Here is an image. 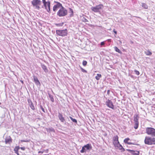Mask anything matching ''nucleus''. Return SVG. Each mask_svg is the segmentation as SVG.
<instances>
[{
    "instance_id": "f257e3e1",
    "label": "nucleus",
    "mask_w": 155,
    "mask_h": 155,
    "mask_svg": "<svg viewBox=\"0 0 155 155\" xmlns=\"http://www.w3.org/2000/svg\"><path fill=\"white\" fill-rule=\"evenodd\" d=\"M68 14V11L64 7L60 8L57 12V15L59 17H63Z\"/></svg>"
},
{
    "instance_id": "f03ea898",
    "label": "nucleus",
    "mask_w": 155,
    "mask_h": 155,
    "mask_svg": "<svg viewBox=\"0 0 155 155\" xmlns=\"http://www.w3.org/2000/svg\"><path fill=\"white\" fill-rule=\"evenodd\" d=\"M146 133L148 135L153 137H155V129L151 127H146L145 129Z\"/></svg>"
},
{
    "instance_id": "7ed1b4c3",
    "label": "nucleus",
    "mask_w": 155,
    "mask_h": 155,
    "mask_svg": "<svg viewBox=\"0 0 155 155\" xmlns=\"http://www.w3.org/2000/svg\"><path fill=\"white\" fill-rule=\"evenodd\" d=\"M43 7L48 13H50L51 2L50 1H46V0H42Z\"/></svg>"
},
{
    "instance_id": "20e7f679",
    "label": "nucleus",
    "mask_w": 155,
    "mask_h": 155,
    "mask_svg": "<svg viewBox=\"0 0 155 155\" xmlns=\"http://www.w3.org/2000/svg\"><path fill=\"white\" fill-rule=\"evenodd\" d=\"M104 8V6L102 4H99L95 7H91V10L95 12H100Z\"/></svg>"
},
{
    "instance_id": "39448f33",
    "label": "nucleus",
    "mask_w": 155,
    "mask_h": 155,
    "mask_svg": "<svg viewBox=\"0 0 155 155\" xmlns=\"http://www.w3.org/2000/svg\"><path fill=\"white\" fill-rule=\"evenodd\" d=\"M31 3L33 7L39 10L40 9V5L41 4V2L39 0H32L31 2Z\"/></svg>"
},
{
    "instance_id": "423d86ee",
    "label": "nucleus",
    "mask_w": 155,
    "mask_h": 155,
    "mask_svg": "<svg viewBox=\"0 0 155 155\" xmlns=\"http://www.w3.org/2000/svg\"><path fill=\"white\" fill-rule=\"evenodd\" d=\"M92 147L91 144L88 143L84 145L82 147V149L80 150V152L82 153H86V151H89L92 149Z\"/></svg>"
},
{
    "instance_id": "0eeeda50",
    "label": "nucleus",
    "mask_w": 155,
    "mask_h": 155,
    "mask_svg": "<svg viewBox=\"0 0 155 155\" xmlns=\"http://www.w3.org/2000/svg\"><path fill=\"white\" fill-rule=\"evenodd\" d=\"M56 33L58 35L64 37L67 35L68 31L67 29L62 30H56Z\"/></svg>"
},
{
    "instance_id": "6e6552de",
    "label": "nucleus",
    "mask_w": 155,
    "mask_h": 155,
    "mask_svg": "<svg viewBox=\"0 0 155 155\" xmlns=\"http://www.w3.org/2000/svg\"><path fill=\"white\" fill-rule=\"evenodd\" d=\"M54 3L56 4L53 7V10L54 12H56L57 11L58 8L60 9V8H61L62 7H63L62 4L58 2L54 1Z\"/></svg>"
},
{
    "instance_id": "1a4fd4ad",
    "label": "nucleus",
    "mask_w": 155,
    "mask_h": 155,
    "mask_svg": "<svg viewBox=\"0 0 155 155\" xmlns=\"http://www.w3.org/2000/svg\"><path fill=\"white\" fill-rule=\"evenodd\" d=\"M106 104L109 107L114 109V107L112 102L110 100L108 99L105 102Z\"/></svg>"
},
{
    "instance_id": "9d476101",
    "label": "nucleus",
    "mask_w": 155,
    "mask_h": 155,
    "mask_svg": "<svg viewBox=\"0 0 155 155\" xmlns=\"http://www.w3.org/2000/svg\"><path fill=\"white\" fill-rule=\"evenodd\" d=\"M144 143L146 144L151 145V137H146L144 140Z\"/></svg>"
},
{
    "instance_id": "9b49d317",
    "label": "nucleus",
    "mask_w": 155,
    "mask_h": 155,
    "mask_svg": "<svg viewBox=\"0 0 155 155\" xmlns=\"http://www.w3.org/2000/svg\"><path fill=\"white\" fill-rule=\"evenodd\" d=\"M33 77L34 82H35L36 85L37 86H40L41 85V84L37 77L35 75H34L33 76Z\"/></svg>"
},
{
    "instance_id": "f8f14e48",
    "label": "nucleus",
    "mask_w": 155,
    "mask_h": 155,
    "mask_svg": "<svg viewBox=\"0 0 155 155\" xmlns=\"http://www.w3.org/2000/svg\"><path fill=\"white\" fill-rule=\"evenodd\" d=\"M58 117L59 119L60 120L61 122L62 123H64L65 122V120L64 119V118L63 117L62 115L60 113H58Z\"/></svg>"
},
{
    "instance_id": "ddd939ff",
    "label": "nucleus",
    "mask_w": 155,
    "mask_h": 155,
    "mask_svg": "<svg viewBox=\"0 0 155 155\" xmlns=\"http://www.w3.org/2000/svg\"><path fill=\"white\" fill-rule=\"evenodd\" d=\"M41 66L43 69L45 73H47L48 72V70L46 66L44 64H41Z\"/></svg>"
},
{
    "instance_id": "4468645a",
    "label": "nucleus",
    "mask_w": 155,
    "mask_h": 155,
    "mask_svg": "<svg viewBox=\"0 0 155 155\" xmlns=\"http://www.w3.org/2000/svg\"><path fill=\"white\" fill-rule=\"evenodd\" d=\"M134 121L135 122H139L138 120L139 118V117L138 115V114H135L134 115Z\"/></svg>"
},
{
    "instance_id": "2eb2a0df",
    "label": "nucleus",
    "mask_w": 155,
    "mask_h": 155,
    "mask_svg": "<svg viewBox=\"0 0 155 155\" xmlns=\"http://www.w3.org/2000/svg\"><path fill=\"white\" fill-rule=\"evenodd\" d=\"M12 139L10 137H9V138L5 139V143L6 144L9 143L10 142H12Z\"/></svg>"
},
{
    "instance_id": "dca6fc26",
    "label": "nucleus",
    "mask_w": 155,
    "mask_h": 155,
    "mask_svg": "<svg viewBox=\"0 0 155 155\" xmlns=\"http://www.w3.org/2000/svg\"><path fill=\"white\" fill-rule=\"evenodd\" d=\"M69 12L70 13V17H72L74 16V12L73 10L71 8H69Z\"/></svg>"
},
{
    "instance_id": "f3484780",
    "label": "nucleus",
    "mask_w": 155,
    "mask_h": 155,
    "mask_svg": "<svg viewBox=\"0 0 155 155\" xmlns=\"http://www.w3.org/2000/svg\"><path fill=\"white\" fill-rule=\"evenodd\" d=\"M114 49L116 52L121 54H122V51L119 49L117 47H114Z\"/></svg>"
},
{
    "instance_id": "a211bd4d",
    "label": "nucleus",
    "mask_w": 155,
    "mask_h": 155,
    "mask_svg": "<svg viewBox=\"0 0 155 155\" xmlns=\"http://www.w3.org/2000/svg\"><path fill=\"white\" fill-rule=\"evenodd\" d=\"M48 94L49 97V98H50L51 101L52 102H54V99L53 97V96L49 93H48Z\"/></svg>"
},
{
    "instance_id": "6ab92c4d",
    "label": "nucleus",
    "mask_w": 155,
    "mask_h": 155,
    "mask_svg": "<svg viewBox=\"0 0 155 155\" xmlns=\"http://www.w3.org/2000/svg\"><path fill=\"white\" fill-rule=\"evenodd\" d=\"M101 77L102 76L101 74H97V75L95 77V79L97 80H99Z\"/></svg>"
},
{
    "instance_id": "aec40b11",
    "label": "nucleus",
    "mask_w": 155,
    "mask_h": 155,
    "mask_svg": "<svg viewBox=\"0 0 155 155\" xmlns=\"http://www.w3.org/2000/svg\"><path fill=\"white\" fill-rule=\"evenodd\" d=\"M141 6L143 7L145 9H147L148 8V6L145 3H142Z\"/></svg>"
},
{
    "instance_id": "412c9836",
    "label": "nucleus",
    "mask_w": 155,
    "mask_h": 155,
    "mask_svg": "<svg viewBox=\"0 0 155 155\" xmlns=\"http://www.w3.org/2000/svg\"><path fill=\"white\" fill-rule=\"evenodd\" d=\"M152 145H155V137H151Z\"/></svg>"
},
{
    "instance_id": "4be33fe9",
    "label": "nucleus",
    "mask_w": 155,
    "mask_h": 155,
    "mask_svg": "<svg viewBox=\"0 0 155 155\" xmlns=\"http://www.w3.org/2000/svg\"><path fill=\"white\" fill-rule=\"evenodd\" d=\"M140 152L139 151L134 150L133 152L132 153V154L133 155H139Z\"/></svg>"
},
{
    "instance_id": "5701e85b",
    "label": "nucleus",
    "mask_w": 155,
    "mask_h": 155,
    "mask_svg": "<svg viewBox=\"0 0 155 155\" xmlns=\"http://www.w3.org/2000/svg\"><path fill=\"white\" fill-rule=\"evenodd\" d=\"M113 141H117L118 140V137L117 135L114 136L113 138Z\"/></svg>"
},
{
    "instance_id": "b1692460",
    "label": "nucleus",
    "mask_w": 155,
    "mask_h": 155,
    "mask_svg": "<svg viewBox=\"0 0 155 155\" xmlns=\"http://www.w3.org/2000/svg\"><path fill=\"white\" fill-rule=\"evenodd\" d=\"M120 143L119 142L118 140L117 141H113V143L115 147H116L118 144Z\"/></svg>"
},
{
    "instance_id": "393cba45",
    "label": "nucleus",
    "mask_w": 155,
    "mask_h": 155,
    "mask_svg": "<svg viewBox=\"0 0 155 155\" xmlns=\"http://www.w3.org/2000/svg\"><path fill=\"white\" fill-rule=\"evenodd\" d=\"M20 147H19L18 146L16 147L14 149V151L15 153H16L17 152H18V150L20 149Z\"/></svg>"
},
{
    "instance_id": "a878e982",
    "label": "nucleus",
    "mask_w": 155,
    "mask_h": 155,
    "mask_svg": "<svg viewBox=\"0 0 155 155\" xmlns=\"http://www.w3.org/2000/svg\"><path fill=\"white\" fill-rule=\"evenodd\" d=\"M139 126V122H135V124L134 126V128L137 129L138 128Z\"/></svg>"
},
{
    "instance_id": "bb28decb",
    "label": "nucleus",
    "mask_w": 155,
    "mask_h": 155,
    "mask_svg": "<svg viewBox=\"0 0 155 155\" xmlns=\"http://www.w3.org/2000/svg\"><path fill=\"white\" fill-rule=\"evenodd\" d=\"M145 53L147 55H150L152 54V53L149 51H147L145 52Z\"/></svg>"
},
{
    "instance_id": "cd10ccee",
    "label": "nucleus",
    "mask_w": 155,
    "mask_h": 155,
    "mask_svg": "<svg viewBox=\"0 0 155 155\" xmlns=\"http://www.w3.org/2000/svg\"><path fill=\"white\" fill-rule=\"evenodd\" d=\"M29 105L31 108L33 110H34L35 109L33 103H31L29 104Z\"/></svg>"
},
{
    "instance_id": "c85d7f7f",
    "label": "nucleus",
    "mask_w": 155,
    "mask_h": 155,
    "mask_svg": "<svg viewBox=\"0 0 155 155\" xmlns=\"http://www.w3.org/2000/svg\"><path fill=\"white\" fill-rule=\"evenodd\" d=\"M64 24V23H60L57 24V23H55V25L57 26V27H61Z\"/></svg>"
},
{
    "instance_id": "c756f323",
    "label": "nucleus",
    "mask_w": 155,
    "mask_h": 155,
    "mask_svg": "<svg viewBox=\"0 0 155 155\" xmlns=\"http://www.w3.org/2000/svg\"><path fill=\"white\" fill-rule=\"evenodd\" d=\"M69 118L73 122L76 123H77V120L76 119L73 118L71 116L69 117Z\"/></svg>"
},
{
    "instance_id": "7c9ffc66",
    "label": "nucleus",
    "mask_w": 155,
    "mask_h": 155,
    "mask_svg": "<svg viewBox=\"0 0 155 155\" xmlns=\"http://www.w3.org/2000/svg\"><path fill=\"white\" fill-rule=\"evenodd\" d=\"M130 140V139L129 138H126L124 140V142L125 143L127 144L128 142V141Z\"/></svg>"
},
{
    "instance_id": "2f4dec72",
    "label": "nucleus",
    "mask_w": 155,
    "mask_h": 155,
    "mask_svg": "<svg viewBox=\"0 0 155 155\" xmlns=\"http://www.w3.org/2000/svg\"><path fill=\"white\" fill-rule=\"evenodd\" d=\"M48 131L50 132H54L55 131L54 129L52 127L49 128L48 129Z\"/></svg>"
},
{
    "instance_id": "473e14b6",
    "label": "nucleus",
    "mask_w": 155,
    "mask_h": 155,
    "mask_svg": "<svg viewBox=\"0 0 155 155\" xmlns=\"http://www.w3.org/2000/svg\"><path fill=\"white\" fill-rule=\"evenodd\" d=\"M116 147H118L119 150H121V148L123 147L119 143Z\"/></svg>"
},
{
    "instance_id": "72a5a7b5",
    "label": "nucleus",
    "mask_w": 155,
    "mask_h": 155,
    "mask_svg": "<svg viewBox=\"0 0 155 155\" xmlns=\"http://www.w3.org/2000/svg\"><path fill=\"white\" fill-rule=\"evenodd\" d=\"M87 64V62L86 61H83L82 62L83 65L84 66H86Z\"/></svg>"
},
{
    "instance_id": "f704fd0d",
    "label": "nucleus",
    "mask_w": 155,
    "mask_h": 155,
    "mask_svg": "<svg viewBox=\"0 0 155 155\" xmlns=\"http://www.w3.org/2000/svg\"><path fill=\"white\" fill-rule=\"evenodd\" d=\"M80 68H81V71L82 72H84V73H87V71H86V70H84L83 68L81 67H80Z\"/></svg>"
},
{
    "instance_id": "c9c22d12",
    "label": "nucleus",
    "mask_w": 155,
    "mask_h": 155,
    "mask_svg": "<svg viewBox=\"0 0 155 155\" xmlns=\"http://www.w3.org/2000/svg\"><path fill=\"white\" fill-rule=\"evenodd\" d=\"M134 73L135 74H136L137 75H139L140 74L139 72L137 70H135L134 71Z\"/></svg>"
},
{
    "instance_id": "e433bc0d",
    "label": "nucleus",
    "mask_w": 155,
    "mask_h": 155,
    "mask_svg": "<svg viewBox=\"0 0 155 155\" xmlns=\"http://www.w3.org/2000/svg\"><path fill=\"white\" fill-rule=\"evenodd\" d=\"M40 108L44 112H45L44 108L41 105H40Z\"/></svg>"
},
{
    "instance_id": "4c0bfd02",
    "label": "nucleus",
    "mask_w": 155,
    "mask_h": 155,
    "mask_svg": "<svg viewBox=\"0 0 155 155\" xmlns=\"http://www.w3.org/2000/svg\"><path fill=\"white\" fill-rule=\"evenodd\" d=\"M83 21L84 22H88V20L85 18H84L83 19Z\"/></svg>"
},
{
    "instance_id": "58836bf2",
    "label": "nucleus",
    "mask_w": 155,
    "mask_h": 155,
    "mask_svg": "<svg viewBox=\"0 0 155 155\" xmlns=\"http://www.w3.org/2000/svg\"><path fill=\"white\" fill-rule=\"evenodd\" d=\"M126 150L130 152L132 154V153L133 152L134 150H130V149H127Z\"/></svg>"
},
{
    "instance_id": "ea45409f",
    "label": "nucleus",
    "mask_w": 155,
    "mask_h": 155,
    "mask_svg": "<svg viewBox=\"0 0 155 155\" xmlns=\"http://www.w3.org/2000/svg\"><path fill=\"white\" fill-rule=\"evenodd\" d=\"M44 152V151H39L38 152V154L39 155H41L42 153Z\"/></svg>"
},
{
    "instance_id": "a19ab883",
    "label": "nucleus",
    "mask_w": 155,
    "mask_h": 155,
    "mask_svg": "<svg viewBox=\"0 0 155 155\" xmlns=\"http://www.w3.org/2000/svg\"><path fill=\"white\" fill-rule=\"evenodd\" d=\"M105 45V42L104 41H102L100 43V45L101 46H104Z\"/></svg>"
},
{
    "instance_id": "79ce46f5",
    "label": "nucleus",
    "mask_w": 155,
    "mask_h": 155,
    "mask_svg": "<svg viewBox=\"0 0 155 155\" xmlns=\"http://www.w3.org/2000/svg\"><path fill=\"white\" fill-rule=\"evenodd\" d=\"M28 101L29 104H30L31 103H32L31 100L30 99H28Z\"/></svg>"
},
{
    "instance_id": "37998d69",
    "label": "nucleus",
    "mask_w": 155,
    "mask_h": 155,
    "mask_svg": "<svg viewBox=\"0 0 155 155\" xmlns=\"http://www.w3.org/2000/svg\"><path fill=\"white\" fill-rule=\"evenodd\" d=\"M21 142H28V141L27 140H21Z\"/></svg>"
},
{
    "instance_id": "c03bdc74",
    "label": "nucleus",
    "mask_w": 155,
    "mask_h": 155,
    "mask_svg": "<svg viewBox=\"0 0 155 155\" xmlns=\"http://www.w3.org/2000/svg\"><path fill=\"white\" fill-rule=\"evenodd\" d=\"M113 32L115 33L116 35L117 34V31H115V29H114L113 30Z\"/></svg>"
},
{
    "instance_id": "a18cd8bd",
    "label": "nucleus",
    "mask_w": 155,
    "mask_h": 155,
    "mask_svg": "<svg viewBox=\"0 0 155 155\" xmlns=\"http://www.w3.org/2000/svg\"><path fill=\"white\" fill-rule=\"evenodd\" d=\"M20 149L23 150H25V147H21Z\"/></svg>"
},
{
    "instance_id": "49530a36",
    "label": "nucleus",
    "mask_w": 155,
    "mask_h": 155,
    "mask_svg": "<svg viewBox=\"0 0 155 155\" xmlns=\"http://www.w3.org/2000/svg\"><path fill=\"white\" fill-rule=\"evenodd\" d=\"M121 150L122 152H124L125 151V149L123 147L122 148Z\"/></svg>"
},
{
    "instance_id": "de8ad7c7",
    "label": "nucleus",
    "mask_w": 155,
    "mask_h": 155,
    "mask_svg": "<svg viewBox=\"0 0 155 155\" xmlns=\"http://www.w3.org/2000/svg\"><path fill=\"white\" fill-rule=\"evenodd\" d=\"M133 143L130 142H128L127 144H132Z\"/></svg>"
},
{
    "instance_id": "09e8293b",
    "label": "nucleus",
    "mask_w": 155,
    "mask_h": 155,
    "mask_svg": "<svg viewBox=\"0 0 155 155\" xmlns=\"http://www.w3.org/2000/svg\"><path fill=\"white\" fill-rule=\"evenodd\" d=\"M110 92V91L109 90H108L107 91V94L109 95V93Z\"/></svg>"
},
{
    "instance_id": "8fccbe9b",
    "label": "nucleus",
    "mask_w": 155,
    "mask_h": 155,
    "mask_svg": "<svg viewBox=\"0 0 155 155\" xmlns=\"http://www.w3.org/2000/svg\"><path fill=\"white\" fill-rule=\"evenodd\" d=\"M108 42H110L111 41V39H109L107 40Z\"/></svg>"
},
{
    "instance_id": "3c124183",
    "label": "nucleus",
    "mask_w": 155,
    "mask_h": 155,
    "mask_svg": "<svg viewBox=\"0 0 155 155\" xmlns=\"http://www.w3.org/2000/svg\"><path fill=\"white\" fill-rule=\"evenodd\" d=\"M15 153L17 154V155H19V154L18 153V152H17L16 153Z\"/></svg>"
},
{
    "instance_id": "603ef678",
    "label": "nucleus",
    "mask_w": 155,
    "mask_h": 155,
    "mask_svg": "<svg viewBox=\"0 0 155 155\" xmlns=\"http://www.w3.org/2000/svg\"><path fill=\"white\" fill-rule=\"evenodd\" d=\"M21 82L22 84H23V81H21Z\"/></svg>"
},
{
    "instance_id": "864d4df0",
    "label": "nucleus",
    "mask_w": 155,
    "mask_h": 155,
    "mask_svg": "<svg viewBox=\"0 0 155 155\" xmlns=\"http://www.w3.org/2000/svg\"><path fill=\"white\" fill-rule=\"evenodd\" d=\"M42 8H43V6H42Z\"/></svg>"
},
{
    "instance_id": "5fc2aeb1",
    "label": "nucleus",
    "mask_w": 155,
    "mask_h": 155,
    "mask_svg": "<svg viewBox=\"0 0 155 155\" xmlns=\"http://www.w3.org/2000/svg\"><path fill=\"white\" fill-rule=\"evenodd\" d=\"M1 104V102H0V105Z\"/></svg>"
},
{
    "instance_id": "6e6d98bb",
    "label": "nucleus",
    "mask_w": 155,
    "mask_h": 155,
    "mask_svg": "<svg viewBox=\"0 0 155 155\" xmlns=\"http://www.w3.org/2000/svg\"><path fill=\"white\" fill-rule=\"evenodd\" d=\"M155 73V71H154Z\"/></svg>"
}]
</instances>
